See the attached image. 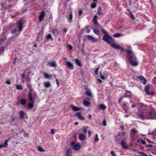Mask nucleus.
I'll list each match as a JSON object with an SVG mask.
<instances>
[{"mask_svg": "<svg viewBox=\"0 0 156 156\" xmlns=\"http://www.w3.org/2000/svg\"><path fill=\"white\" fill-rule=\"evenodd\" d=\"M103 39L105 41L107 42L108 44H109L112 47L117 49L121 50L122 51H123V48L121 47L120 46L112 42L113 41H114V40L108 34L104 35L103 37Z\"/></svg>", "mask_w": 156, "mask_h": 156, "instance_id": "f257e3e1", "label": "nucleus"}, {"mask_svg": "<svg viewBox=\"0 0 156 156\" xmlns=\"http://www.w3.org/2000/svg\"><path fill=\"white\" fill-rule=\"evenodd\" d=\"M128 58L129 62L133 66H136L138 65V63L134 55L131 56L129 55L128 56Z\"/></svg>", "mask_w": 156, "mask_h": 156, "instance_id": "f03ea898", "label": "nucleus"}, {"mask_svg": "<svg viewBox=\"0 0 156 156\" xmlns=\"http://www.w3.org/2000/svg\"><path fill=\"white\" fill-rule=\"evenodd\" d=\"M145 118L151 119H156V112H145Z\"/></svg>", "mask_w": 156, "mask_h": 156, "instance_id": "7ed1b4c3", "label": "nucleus"}, {"mask_svg": "<svg viewBox=\"0 0 156 156\" xmlns=\"http://www.w3.org/2000/svg\"><path fill=\"white\" fill-rule=\"evenodd\" d=\"M23 28V23L21 21H20L18 23L17 26L12 31V33L15 34L16 32H19L22 30Z\"/></svg>", "mask_w": 156, "mask_h": 156, "instance_id": "20e7f679", "label": "nucleus"}, {"mask_svg": "<svg viewBox=\"0 0 156 156\" xmlns=\"http://www.w3.org/2000/svg\"><path fill=\"white\" fill-rule=\"evenodd\" d=\"M145 90L146 94L148 95L150 94V92L153 91L154 90V88L151 85H147L145 87Z\"/></svg>", "mask_w": 156, "mask_h": 156, "instance_id": "39448f33", "label": "nucleus"}, {"mask_svg": "<svg viewBox=\"0 0 156 156\" xmlns=\"http://www.w3.org/2000/svg\"><path fill=\"white\" fill-rule=\"evenodd\" d=\"M71 145L73 147V150L78 151L80 148V144L79 143H76L75 142H72Z\"/></svg>", "mask_w": 156, "mask_h": 156, "instance_id": "423d86ee", "label": "nucleus"}, {"mask_svg": "<svg viewBox=\"0 0 156 156\" xmlns=\"http://www.w3.org/2000/svg\"><path fill=\"white\" fill-rule=\"evenodd\" d=\"M138 131L135 129H132L130 131V136L131 137L132 139L134 140L136 139L135 138V136L137 134Z\"/></svg>", "mask_w": 156, "mask_h": 156, "instance_id": "0eeeda50", "label": "nucleus"}, {"mask_svg": "<svg viewBox=\"0 0 156 156\" xmlns=\"http://www.w3.org/2000/svg\"><path fill=\"white\" fill-rule=\"evenodd\" d=\"M120 144L122 145V148H123L126 149L128 148L129 147L126 144V142L125 140L124 139L121 140Z\"/></svg>", "mask_w": 156, "mask_h": 156, "instance_id": "6e6552de", "label": "nucleus"}, {"mask_svg": "<svg viewBox=\"0 0 156 156\" xmlns=\"http://www.w3.org/2000/svg\"><path fill=\"white\" fill-rule=\"evenodd\" d=\"M76 115L77 117V118L81 120H84L85 118L83 117V115L80 112H77L76 113Z\"/></svg>", "mask_w": 156, "mask_h": 156, "instance_id": "1a4fd4ad", "label": "nucleus"}, {"mask_svg": "<svg viewBox=\"0 0 156 156\" xmlns=\"http://www.w3.org/2000/svg\"><path fill=\"white\" fill-rule=\"evenodd\" d=\"M48 65L49 67H52L54 68H55L56 66L55 62L54 61H51L48 62Z\"/></svg>", "mask_w": 156, "mask_h": 156, "instance_id": "9d476101", "label": "nucleus"}, {"mask_svg": "<svg viewBox=\"0 0 156 156\" xmlns=\"http://www.w3.org/2000/svg\"><path fill=\"white\" fill-rule=\"evenodd\" d=\"M66 64L68 67L70 69L72 70L73 69V66L71 62L66 61Z\"/></svg>", "mask_w": 156, "mask_h": 156, "instance_id": "9b49d317", "label": "nucleus"}, {"mask_svg": "<svg viewBox=\"0 0 156 156\" xmlns=\"http://www.w3.org/2000/svg\"><path fill=\"white\" fill-rule=\"evenodd\" d=\"M43 84L44 86L46 88L49 87L51 86V83L49 81L44 82H43Z\"/></svg>", "mask_w": 156, "mask_h": 156, "instance_id": "f8f14e48", "label": "nucleus"}, {"mask_svg": "<svg viewBox=\"0 0 156 156\" xmlns=\"http://www.w3.org/2000/svg\"><path fill=\"white\" fill-rule=\"evenodd\" d=\"M71 107L73 110L74 111H78L79 110H81L82 109V108H81L77 107L73 105H71Z\"/></svg>", "mask_w": 156, "mask_h": 156, "instance_id": "ddd939ff", "label": "nucleus"}, {"mask_svg": "<svg viewBox=\"0 0 156 156\" xmlns=\"http://www.w3.org/2000/svg\"><path fill=\"white\" fill-rule=\"evenodd\" d=\"M138 77L141 80L143 81V84H145L146 83L147 80L144 76H140Z\"/></svg>", "mask_w": 156, "mask_h": 156, "instance_id": "4468645a", "label": "nucleus"}, {"mask_svg": "<svg viewBox=\"0 0 156 156\" xmlns=\"http://www.w3.org/2000/svg\"><path fill=\"white\" fill-rule=\"evenodd\" d=\"M44 15L45 12L44 11L42 12L39 16V20L40 21H42V20Z\"/></svg>", "mask_w": 156, "mask_h": 156, "instance_id": "2eb2a0df", "label": "nucleus"}, {"mask_svg": "<svg viewBox=\"0 0 156 156\" xmlns=\"http://www.w3.org/2000/svg\"><path fill=\"white\" fill-rule=\"evenodd\" d=\"M78 137L80 140H84L86 138L85 136L82 133L79 134L78 135Z\"/></svg>", "mask_w": 156, "mask_h": 156, "instance_id": "dca6fc26", "label": "nucleus"}, {"mask_svg": "<svg viewBox=\"0 0 156 156\" xmlns=\"http://www.w3.org/2000/svg\"><path fill=\"white\" fill-rule=\"evenodd\" d=\"M145 112H141L139 114L138 117L141 119L144 120L145 118Z\"/></svg>", "mask_w": 156, "mask_h": 156, "instance_id": "f3484780", "label": "nucleus"}, {"mask_svg": "<svg viewBox=\"0 0 156 156\" xmlns=\"http://www.w3.org/2000/svg\"><path fill=\"white\" fill-rule=\"evenodd\" d=\"M8 141V140H6L4 144H0V148L6 147L7 146Z\"/></svg>", "mask_w": 156, "mask_h": 156, "instance_id": "a211bd4d", "label": "nucleus"}, {"mask_svg": "<svg viewBox=\"0 0 156 156\" xmlns=\"http://www.w3.org/2000/svg\"><path fill=\"white\" fill-rule=\"evenodd\" d=\"M87 38L88 40H91L93 42H96V40L95 38L92 36L88 35L87 36Z\"/></svg>", "mask_w": 156, "mask_h": 156, "instance_id": "6ab92c4d", "label": "nucleus"}, {"mask_svg": "<svg viewBox=\"0 0 156 156\" xmlns=\"http://www.w3.org/2000/svg\"><path fill=\"white\" fill-rule=\"evenodd\" d=\"M67 17L68 18V21L69 23H71L72 22V18L73 17V15L72 13L71 12L69 14V15L67 16Z\"/></svg>", "mask_w": 156, "mask_h": 156, "instance_id": "aec40b11", "label": "nucleus"}, {"mask_svg": "<svg viewBox=\"0 0 156 156\" xmlns=\"http://www.w3.org/2000/svg\"><path fill=\"white\" fill-rule=\"evenodd\" d=\"M43 75L45 79H50L52 77L51 75L45 73H44Z\"/></svg>", "mask_w": 156, "mask_h": 156, "instance_id": "412c9836", "label": "nucleus"}, {"mask_svg": "<svg viewBox=\"0 0 156 156\" xmlns=\"http://www.w3.org/2000/svg\"><path fill=\"white\" fill-rule=\"evenodd\" d=\"M19 113L20 117L22 119L23 118L24 116V112L23 110H20L19 111Z\"/></svg>", "mask_w": 156, "mask_h": 156, "instance_id": "4be33fe9", "label": "nucleus"}, {"mask_svg": "<svg viewBox=\"0 0 156 156\" xmlns=\"http://www.w3.org/2000/svg\"><path fill=\"white\" fill-rule=\"evenodd\" d=\"M98 16L95 15L93 18V21L94 24H97Z\"/></svg>", "mask_w": 156, "mask_h": 156, "instance_id": "5701e85b", "label": "nucleus"}, {"mask_svg": "<svg viewBox=\"0 0 156 156\" xmlns=\"http://www.w3.org/2000/svg\"><path fill=\"white\" fill-rule=\"evenodd\" d=\"M83 104L84 105L86 106H88L90 105V102L86 100H84Z\"/></svg>", "mask_w": 156, "mask_h": 156, "instance_id": "b1692460", "label": "nucleus"}, {"mask_svg": "<svg viewBox=\"0 0 156 156\" xmlns=\"http://www.w3.org/2000/svg\"><path fill=\"white\" fill-rule=\"evenodd\" d=\"M99 108L101 109L104 110L106 108V106L104 104H101L99 105Z\"/></svg>", "mask_w": 156, "mask_h": 156, "instance_id": "393cba45", "label": "nucleus"}, {"mask_svg": "<svg viewBox=\"0 0 156 156\" xmlns=\"http://www.w3.org/2000/svg\"><path fill=\"white\" fill-rule=\"evenodd\" d=\"M72 150L71 148H68L66 152V155H68V154H72Z\"/></svg>", "mask_w": 156, "mask_h": 156, "instance_id": "a878e982", "label": "nucleus"}, {"mask_svg": "<svg viewBox=\"0 0 156 156\" xmlns=\"http://www.w3.org/2000/svg\"><path fill=\"white\" fill-rule=\"evenodd\" d=\"M85 94L89 97H92V94L89 90H87L85 92Z\"/></svg>", "mask_w": 156, "mask_h": 156, "instance_id": "bb28decb", "label": "nucleus"}, {"mask_svg": "<svg viewBox=\"0 0 156 156\" xmlns=\"http://www.w3.org/2000/svg\"><path fill=\"white\" fill-rule=\"evenodd\" d=\"M37 150L40 152H44L45 150L41 146L37 147Z\"/></svg>", "mask_w": 156, "mask_h": 156, "instance_id": "cd10ccee", "label": "nucleus"}, {"mask_svg": "<svg viewBox=\"0 0 156 156\" xmlns=\"http://www.w3.org/2000/svg\"><path fill=\"white\" fill-rule=\"evenodd\" d=\"M52 33L55 35L58 34L59 33L57 29H55L52 30Z\"/></svg>", "mask_w": 156, "mask_h": 156, "instance_id": "c85d7f7f", "label": "nucleus"}, {"mask_svg": "<svg viewBox=\"0 0 156 156\" xmlns=\"http://www.w3.org/2000/svg\"><path fill=\"white\" fill-rule=\"evenodd\" d=\"M75 62L76 65L80 67L81 64L80 61L77 59H75Z\"/></svg>", "mask_w": 156, "mask_h": 156, "instance_id": "c756f323", "label": "nucleus"}, {"mask_svg": "<svg viewBox=\"0 0 156 156\" xmlns=\"http://www.w3.org/2000/svg\"><path fill=\"white\" fill-rule=\"evenodd\" d=\"M126 51L127 53L129 54L128 55V56L129 55H130L131 56L132 55H134L133 53H132V51L131 50H126ZM127 57H128V56H127Z\"/></svg>", "mask_w": 156, "mask_h": 156, "instance_id": "7c9ffc66", "label": "nucleus"}, {"mask_svg": "<svg viewBox=\"0 0 156 156\" xmlns=\"http://www.w3.org/2000/svg\"><path fill=\"white\" fill-rule=\"evenodd\" d=\"M101 8L99 7L98 8L97 14L98 15H100L101 14Z\"/></svg>", "mask_w": 156, "mask_h": 156, "instance_id": "2f4dec72", "label": "nucleus"}, {"mask_svg": "<svg viewBox=\"0 0 156 156\" xmlns=\"http://www.w3.org/2000/svg\"><path fill=\"white\" fill-rule=\"evenodd\" d=\"M20 103L22 105H25L26 102V100L24 99H22L20 100Z\"/></svg>", "mask_w": 156, "mask_h": 156, "instance_id": "473e14b6", "label": "nucleus"}, {"mask_svg": "<svg viewBox=\"0 0 156 156\" xmlns=\"http://www.w3.org/2000/svg\"><path fill=\"white\" fill-rule=\"evenodd\" d=\"M16 87L18 90H22L23 89V87L21 85H17L16 86Z\"/></svg>", "mask_w": 156, "mask_h": 156, "instance_id": "72a5a7b5", "label": "nucleus"}, {"mask_svg": "<svg viewBox=\"0 0 156 156\" xmlns=\"http://www.w3.org/2000/svg\"><path fill=\"white\" fill-rule=\"evenodd\" d=\"M34 104L33 103H30L28 105V108L31 109L34 107Z\"/></svg>", "mask_w": 156, "mask_h": 156, "instance_id": "f704fd0d", "label": "nucleus"}, {"mask_svg": "<svg viewBox=\"0 0 156 156\" xmlns=\"http://www.w3.org/2000/svg\"><path fill=\"white\" fill-rule=\"evenodd\" d=\"M5 39L6 38L5 37H4V38L0 40V44H4V43L5 42Z\"/></svg>", "mask_w": 156, "mask_h": 156, "instance_id": "c9c22d12", "label": "nucleus"}, {"mask_svg": "<svg viewBox=\"0 0 156 156\" xmlns=\"http://www.w3.org/2000/svg\"><path fill=\"white\" fill-rule=\"evenodd\" d=\"M137 153L140 154V156H149L148 155L145 154L144 153L141 152L140 151H137Z\"/></svg>", "mask_w": 156, "mask_h": 156, "instance_id": "e433bc0d", "label": "nucleus"}, {"mask_svg": "<svg viewBox=\"0 0 156 156\" xmlns=\"http://www.w3.org/2000/svg\"><path fill=\"white\" fill-rule=\"evenodd\" d=\"M28 98L30 101L32 102L34 101L35 99L34 98L32 97V95L28 96Z\"/></svg>", "mask_w": 156, "mask_h": 156, "instance_id": "4c0bfd02", "label": "nucleus"}, {"mask_svg": "<svg viewBox=\"0 0 156 156\" xmlns=\"http://www.w3.org/2000/svg\"><path fill=\"white\" fill-rule=\"evenodd\" d=\"M47 38L48 39H51L52 41L53 40V39L52 38L51 35L50 34H49L47 35Z\"/></svg>", "mask_w": 156, "mask_h": 156, "instance_id": "58836bf2", "label": "nucleus"}, {"mask_svg": "<svg viewBox=\"0 0 156 156\" xmlns=\"http://www.w3.org/2000/svg\"><path fill=\"white\" fill-rule=\"evenodd\" d=\"M122 35L119 33H116L113 35V37H119L122 36Z\"/></svg>", "mask_w": 156, "mask_h": 156, "instance_id": "ea45409f", "label": "nucleus"}, {"mask_svg": "<svg viewBox=\"0 0 156 156\" xmlns=\"http://www.w3.org/2000/svg\"><path fill=\"white\" fill-rule=\"evenodd\" d=\"M96 4L95 3H93L91 4V8L92 9H94L96 7Z\"/></svg>", "mask_w": 156, "mask_h": 156, "instance_id": "a19ab883", "label": "nucleus"}, {"mask_svg": "<svg viewBox=\"0 0 156 156\" xmlns=\"http://www.w3.org/2000/svg\"><path fill=\"white\" fill-rule=\"evenodd\" d=\"M95 142H97L99 140V138L98 137V135L97 134L95 135V137L94 139Z\"/></svg>", "mask_w": 156, "mask_h": 156, "instance_id": "79ce46f5", "label": "nucleus"}, {"mask_svg": "<svg viewBox=\"0 0 156 156\" xmlns=\"http://www.w3.org/2000/svg\"><path fill=\"white\" fill-rule=\"evenodd\" d=\"M87 127H84L83 128V129L84 133H86L87 132Z\"/></svg>", "mask_w": 156, "mask_h": 156, "instance_id": "37998d69", "label": "nucleus"}, {"mask_svg": "<svg viewBox=\"0 0 156 156\" xmlns=\"http://www.w3.org/2000/svg\"><path fill=\"white\" fill-rule=\"evenodd\" d=\"M94 32L95 34L97 35H98L99 34V31L96 29H94Z\"/></svg>", "mask_w": 156, "mask_h": 156, "instance_id": "c03bdc74", "label": "nucleus"}, {"mask_svg": "<svg viewBox=\"0 0 156 156\" xmlns=\"http://www.w3.org/2000/svg\"><path fill=\"white\" fill-rule=\"evenodd\" d=\"M99 69V67H98L97 68V69L95 70V73L97 75L98 74V72Z\"/></svg>", "mask_w": 156, "mask_h": 156, "instance_id": "a18cd8bd", "label": "nucleus"}, {"mask_svg": "<svg viewBox=\"0 0 156 156\" xmlns=\"http://www.w3.org/2000/svg\"><path fill=\"white\" fill-rule=\"evenodd\" d=\"M101 30L102 33L104 34V35L107 34L106 31L105 30H104L103 29H102Z\"/></svg>", "mask_w": 156, "mask_h": 156, "instance_id": "49530a36", "label": "nucleus"}, {"mask_svg": "<svg viewBox=\"0 0 156 156\" xmlns=\"http://www.w3.org/2000/svg\"><path fill=\"white\" fill-rule=\"evenodd\" d=\"M112 156H116L115 154V153L113 151H111L110 152Z\"/></svg>", "mask_w": 156, "mask_h": 156, "instance_id": "de8ad7c7", "label": "nucleus"}, {"mask_svg": "<svg viewBox=\"0 0 156 156\" xmlns=\"http://www.w3.org/2000/svg\"><path fill=\"white\" fill-rule=\"evenodd\" d=\"M67 47L70 50H72L73 48L72 46L70 44H69L67 45Z\"/></svg>", "mask_w": 156, "mask_h": 156, "instance_id": "09e8293b", "label": "nucleus"}, {"mask_svg": "<svg viewBox=\"0 0 156 156\" xmlns=\"http://www.w3.org/2000/svg\"><path fill=\"white\" fill-rule=\"evenodd\" d=\"M32 89H30V90L28 96L32 95Z\"/></svg>", "mask_w": 156, "mask_h": 156, "instance_id": "8fccbe9b", "label": "nucleus"}, {"mask_svg": "<svg viewBox=\"0 0 156 156\" xmlns=\"http://www.w3.org/2000/svg\"><path fill=\"white\" fill-rule=\"evenodd\" d=\"M102 124L103 126H105L106 125V121L105 120H103V122H102Z\"/></svg>", "mask_w": 156, "mask_h": 156, "instance_id": "3c124183", "label": "nucleus"}, {"mask_svg": "<svg viewBox=\"0 0 156 156\" xmlns=\"http://www.w3.org/2000/svg\"><path fill=\"white\" fill-rule=\"evenodd\" d=\"M140 140H141V143L143 144H146V142L145 141L142 140H137V141H139Z\"/></svg>", "mask_w": 156, "mask_h": 156, "instance_id": "603ef678", "label": "nucleus"}, {"mask_svg": "<svg viewBox=\"0 0 156 156\" xmlns=\"http://www.w3.org/2000/svg\"><path fill=\"white\" fill-rule=\"evenodd\" d=\"M51 133L52 134H55V131L54 129H51Z\"/></svg>", "mask_w": 156, "mask_h": 156, "instance_id": "864d4df0", "label": "nucleus"}, {"mask_svg": "<svg viewBox=\"0 0 156 156\" xmlns=\"http://www.w3.org/2000/svg\"><path fill=\"white\" fill-rule=\"evenodd\" d=\"M5 83L8 84H11V83L9 80H7L6 81H5Z\"/></svg>", "mask_w": 156, "mask_h": 156, "instance_id": "5fc2aeb1", "label": "nucleus"}, {"mask_svg": "<svg viewBox=\"0 0 156 156\" xmlns=\"http://www.w3.org/2000/svg\"><path fill=\"white\" fill-rule=\"evenodd\" d=\"M130 17L131 18L133 19H134L135 17H134L133 15V14H131L130 12Z\"/></svg>", "mask_w": 156, "mask_h": 156, "instance_id": "6e6d98bb", "label": "nucleus"}, {"mask_svg": "<svg viewBox=\"0 0 156 156\" xmlns=\"http://www.w3.org/2000/svg\"><path fill=\"white\" fill-rule=\"evenodd\" d=\"M27 87H28V88L30 90V89H32L31 85L30 84H28Z\"/></svg>", "mask_w": 156, "mask_h": 156, "instance_id": "4d7b16f0", "label": "nucleus"}, {"mask_svg": "<svg viewBox=\"0 0 156 156\" xmlns=\"http://www.w3.org/2000/svg\"><path fill=\"white\" fill-rule=\"evenodd\" d=\"M24 136L26 137H28L29 136V134L27 133H24Z\"/></svg>", "mask_w": 156, "mask_h": 156, "instance_id": "13d9d810", "label": "nucleus"}, {"mask_svg": "<svg viewBox=\"0 0 156 156\" xmlns=\"http://www.w3.org/2000/svg\"><path fill=\"white\" fill-rule=\"evenodd\" d=\"M82 11L81 10H80L79 11L78 13L80 16L82 14Z\"/></svg>", "mask_w": 156, "mask_h": 156, "instance_id": "bf43d9fd", "label": "nucleus"}, {"mask_svg": "<svg viewBox=\"0 0 156 156\" xmlns=\"http://www.w3.org/2000/svg\"><path fill=\"white\" fill-rule=\"evenodd\" d=\"M56 83L57 84H58V86H59V82L58 81V79H56Z\"/></svg>", "mask_w": 156, "mask_h": 156, "instance_id": "052dcab7", "label": "nucleus"}, {"mask_svg": "<svg viewBox=\"0 0 156 156\" xmlns=\"http://www.w3.org/2000/svg\"><path fill=\"white\" fill-rule=\"evenodd\" d=\"M147 141L148 142V143H153V142H151L150 140H149V139H146Z\"/></svg>", "mask_w": 156, "mask_h": 156, "instance_id": "680f3d73", "label": "nucleus"}, {"mask_svg": "<svg viewBox=\"0 0 156 156\" xmlns=\"http://www.w3.org/2000/svg\"><path fill=\"white\" fill-rule=\"evenodd\" d=\"M63 31L65 33H66L67 32V29L66 28H63Z\"/></svg>", "mask_w": 156, "mask_h": 156, "instance_id": "e2e57ef3", "label": "nucleus"}, {"mask_svg": "<svg viewBox=\"0 0 156 156\" xmlns=\"http://www.w3.org/2000/svg\"><path fill=\"white\" fill-rule=\"evenodd\" d=\"M152 147V145L151 144L148 145L146 146V147Z\"/></svg>", "mask_w": 156, "mask_h": 156, "instance_id": "0e129e2a", "label": "nucleus"}, {"mask_svg": "<svg viewBox=\"0 0 156 156\" xmlns=\"http://www.w3.org/2000/svg\"><path fill=\"white\" fill-rule=\"evenodd\" d=\"M92 117L91 115H89L88 116V118L89 119H92Z\"/></svg>", "mask_w": 156, "mask_h": 156, "instance_id": "69168bd1", "label": "nucleus"}, {"mask_svg": "<svg viewBox=\"0 0 156 156\" xmlns=\"http://www.w3.org/2000/svg\"><path fill=\"white\" fill-rule=\"evenodd\" d=\"M88 135L89 136H90L91 135V133L90 130H89L88 131Z\"/></svg>", "mask_w": 156, "mask_h": 156, "instance_id": "338daca9", "label": "nucleus"}, {"mask_svg": "<svg viewBox=\"0 0 156 156\" xmlns=\"http://www.w3.org/2000/svg\"><path fill=\"white\" fill-rule=\"evenodd\" d=\"M101 78L103 80L105 79L106 78L104 77L103 76H101Z\"/></svg>", "mask_w": 156, "mask_h": 156, "instance_id": "774afa93", "label": "nucleus"}]
</instances>
